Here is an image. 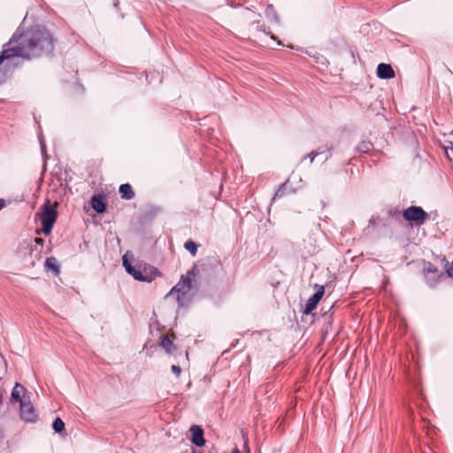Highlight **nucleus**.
I'll list each match as a JSON object with an SVG mask.
<instances>
[{
    "instance_id": "nucleus-2",
    "label": "nucleus",
    "mask_w": 453,
    "mask_h": 453,
    "mask_svg": "<svg viewBox=\"0 0 453 453\" xmlns=\"http://www.w3.org/2000/svg\"><path fill=\"white\" fill-rule=\"evenodd\" d=\"M58 212L55 206L48 201L42 207L41 216L42 231L45 235L51 233L52 227L57 220Z\"/></svg>"
},
{
    "instance_id": "nucleus-20",
    "label": "nucleus",
    "mask_w": 453,
    "mask_h": 453,
    "mask_svg": "<svg viewBox=\"0 0 453 453\" xmlns=\"http://www.w3.org/2000/svg\"><path fill=\"white\" fill-rule=\"evenodd\" d=\"M7 58H0V84L4 83L8 78V72L4 68V61Z\"/></svg>"
},
{
    "instance_id": "nucleus-32",
    "label": "nucleus",
    "mask_w": 453,
    "mask_h": 453,
    "mask_svg": "<svg viewBox=\"0 0 453 453\" xmlns=\"http://www.w3.org/2000/svg\"><path fill=\"white\" fill-rule=\"evenodd\" d=\"M396 213H397V211H395V212H392V211H389V214L394 216V217L396 215Z\"/></svg>"
},
{
    "instance_id": "nucleus-5",
    "label": "nucleus",
    "mask_w": 453,
    "mask_h": 453,
    "mask_svg": "<svg viewBox=\"0 0 453 453\" xmlns=\"http://www.w3.org/2000/svg\"><path fill=\"white\" fill-rule=\"evenodd\" d=\"M315 287L318 288L317 291L307 300L303 311V312L306 315L310 314L313 310L316 309L318 303L322 299L325 293L324 286L316 284Z\"/></svg>"
},
{
    "instance_id": "nucleus-15",
    "label": "nucleus",
    "mask_w": 453,
    "mask_h": 453,
    "mask_svg": "<svg viewBox=\"0 0 453 453\" xmlns=\"http://www.w3.org/2000/svg\"><path fill=\"white\" fill-rule=\"evenodd\" d=\"M294 192H295V189L292 188H289V180H287L285 182H283L279 187V188L276 191L273 198L274 199L275 198H280V197H282L285 195H288V194H290V193H294Z\"/></svg>"
},
{
    "instance_id": "nucleus-23",
    "label": "nucleus",
    "mask_w": 453,
    "mask_h": 453,
    "mask_svg": "<svg viewBox=\"0 0 453 453\" xmlns=\"http://www.w3.org/2000/svg\"><path fill=\"white\" fill-rule=\"evenodd\" d=\"M330 150H331L330 147H328L327 145H325L323 147L319 148L317 150L322 152V154H325L326 152H327V154L326 155V158H325V160L326 161L332 157V154L330 153Z\"/></svg>"
},
{
    "instance_id": "nucleus-25",
    "label": "nucleus",
    "mask_w": 453,
    "mask_h": 453,
    "mask_svg": "<svg viewBox=\"0 0 453 453\" xmlns=\"http://www.w3.org/2000/svg\"><path fill=\"white\" fill-rule=\"evenodd\" d=\"M171 370L176 375V377H179L180 375L181 368L179 365H172Z\"/></svg>"
},
{
    "instance_id": "nucleus-14",
    "label": "nucleus",
    "mask_w": 453,
    "mask_h": 453,
    "mask_svg": "<svg viewBox=\"0 0 453 453\" xmlns=\"http://www.w3.org/2000/svg\"><path fill=\"white\" fill-rule=\"evenodd\" d=\"M160 345L167 354H173L176 349V346L173 344V340L169 335H164L161 337Z\"/></svg>"
},
{
    "instance_id": "nucleus-13",
    "label": "nucleus",
    "mask_w": 453,
    "mask_h": 453,
    "mask_svg": "<svg viewBox=\"0 0 453 453\" xmlns=\"http://www.w3.org/2000/svg\"><path fill=\"white\" fill-rule=\"evenodd\" d=\"M121 198L125 200H131L134 197V192L130 184H121L119 189Z\"/></svg>"
},
{
    "instance_id": "nucleus-9",
    "label": "nucleus",
    "mask_w": 453,
    "mask_h": 453,
    "mask_svg": "<svg viewBox=\"0 0 453 453\" xmlns=\"http://www.w3.org/2000/svg\"><path fill=\"white\" fill-rule=\"evenodd\" d=\"M191 438L190 441L193 444L197 447H203L205 445V439L203 437L204 432L201 426L193 425L190 427Z\"/></svg>"
},
{
    "instance_id": "nucleus-3",
    "label": "nucleus",
    "mask_w": 453,
    "mask_h": 453,
    "mask_svg": "<svg viewBox=\"0 0 453 453\" xmlns=\"http://www.w3.org/2000/svg\"><path fill=\"white\" fill-rule=\"evenodd\" d=\"M403 217L406 221H413L417 226H421L429 215L421 207L412 205L403 211Z\"/></svg>"
},
{
    "instance_id": "nucleus-4",
    "label": "nucleus",
    "mask_w": 453,
    "mask_h": 453,
    "mask_svg": "<svg viewBox=\"0 0 453 453\" xmlns=\"http://www.w3.org/2000/svg\"><path fill=\"white\" fill-rule=\"evenodd\" d=\"M423 273L426 281V284L430 288H434L441 278H443V273H441L435 265L430 262H426L423 269Z\"/></svg>"
},
{
    "instance_id": "nucleus-30",
    "label": "nucleus",
    "mask_w": 453,
    "mask_h": 453,
    "mask_svg": "<svg viewBox=\"0 0 453 453\" xmlns=\"http://www.w3.org/2000/svg\"><path fill=\"white\" fill-rule=\"evenodd\" d=\"M232 453H241L240 450L237 448H234L232 451Z\"/></svg>"
},
{
    "instance_id": "nucleus-27",
    "label": "nucleus",
    "mask_w": 453,
    "mask_h": 453,
    "mask_svg": "<svg viewBox=\"0 0 453 453\" xmlns=\"http://www.w3.org/2000/svg\"><path fill=\"white\" fill-rule=\"evenodd\" d=\"M6 203L5 200L3 198H0V211L5 206Z\"/></svg>"
},
{
    "instance_id": "nucleus-35",
    "label": "nucleus",
    "mask_w": 453,
    "mask_h": 453,
    "mask_svg": "<svg viewBox=\"0 0 453 453\" xmlns=\"http://www.w3.org/2000/svg\"><path fill=\"white\" fill-rule=\"evenodd\" d=\"M42 150L44 151V145L42 144Z\"/></svg>"
},
{
    "instance_id": "nucleus-24",
    "label": "nucleus",
    "mask_w": 453,
    "mask_h": 453,
    "mask_svg": "<svg viewBox=\"0 0 453 453\" xmlns=\"http://www.w3.org/2000/svg\"><path fill=\"white\" fill-rule=\"evenodd\" d=\"M445 271L449 277L453 278V262L451 264L447 263L445 265Z\"/></svg>"
},
{
    "instance_id": "nucleus-11",
    "label": "nucleus",
    "mask_w": 453,
    "mask_h": 453,
    "mask_svg": "<svg viewBox=\"0 0 453 453\" xmlns=\"http://www.w3.org/2000/svg\"><path fill=\"white\" fill-rule=\"evenodd\" d=\"M26 391V388L19 383H16L15 387L13 388L11 395V398L12 402L22 403L26 401L24 393Z\"/></svg>"
},
{
    "instance_id": "nucleus-21",
    "label": "nucleus",
    "mask_w": 453,
    "mask_h": 453,
    "mask_svg": "<svg viewBox=\"0 0 453 453\" xmlns=\"http://www.w3.org/2000/svg\"><path fill=\"white\" fill-rule=\"evenodd\" d=\"M52 428L56 433H61L65 428V423L60 418H56L52 424Z\"/></svg>"
},
{
    "instance_id": "nucleus-26",
    "label": "nucleus",
    "mask_w": 453,
    "mask_h": 453,
    "mask_svg": "<svg viewBox=\"0 0 453 453\" xmlns=\"http://www.w3.org/2000/svg\"><path fill=\"white\" fill-rule=\"evenodd\" d=\"M35 242L36 244H38V245H42H42H43V243H44V240H43L42 238L36 237V238L35 239Z\"/></svg>"
},
{
    "instance_id": "nucleus-10",
    "label": "nucleus",
    "mask_w": 453,
    "mask_h": 453,
    "mask_svg": "<svg viewBox=\"0 0 453 453\" xmlns=\"http://www.w3.org/2000/svg\"><path fill=\"white\" fill-rule=\"evenodd\" d=\"M377 76L380 79H391L394 78L395 73L389 64L380 63L377 66Z\"/></svg>"
},
{
    "instance_id": "nucleus-22",
    "label": "nucleus",
    "mask_w": 453,
    "mask_h": 453,
    "mask_svg": "<svg viewBox=\"0 0 453 453\" xmlns=\"http://www.w3.org/2000/svg\"><path fill=\"white\" fill-rule=\"evenodd\" d=\"M319 155H322V152L319 151V150H312L311 152H310L308 155H306L305 157H303V158L302 159V162L303 160H305L306 158H309L310 159V164H312L315 157Z\"/></svg>"
},
{
    "instance_id": "nucleus-1",
    "label": "nucleus",
    "mask_w": 453,
    "mask_h": 453,
    "mask_svg": "<svg viewBox=\"0 0 453 453\" xmlns=\"http://www.w3.org/2000/svg\"><path fill=\"white\" fill-rule=\"evenodd\" d=\"M56 39L45 27H19L0 52V57H42L53 53Z\"/></svg>"
},
{
    "instance_id": "nucleus-34",
    "label": "nucleus",
    "mask_w": 453,
    "mask_h": 453,
    "mask_svg": "<svg viewBox=\"0 0 453 453\" xmlns=\"http://www.w3.org/2000/svg\"><path fill=\"white\" fill-rule=\"evenodd\" d=\"M451 151H453V144L449 148Z\"/></svg>"
},
{
    "instance_id": "nucleus-29",
    "label": "nucleus",
    "mask_w": 453,
    "mask_h": 453,
    "mask_svg": "<svg viewBox=\"0 0 453 453\" xmlns=\"http://www.w3.org/2000/svg\"><path fill=\"white\" fill-rule=\"evenodd\" d=\"M196 266H194V267L192 268V270H191V271H189V272L188 273V275H190V274H194V272H195V270H196Z\"/></svg>"
},
{
    "instance_id": "nucleus-16",
    "label": "nucleus",
    "mask_w": 453,
    "mask_h": 453,
    "mask_svg": "<svg viewBox=\"0 0 453 453\" xmlns=\"http://www.w3.org/2000/svg\"><path fill=\"white\" fill-rule=\"evenodd\" d=\"M158 274V271L157 268L155 267H152V266H144L142 270V275L143 277H148L150 278V282H151L155 278L156 276Z\"/></svg>"
},
{
    "instance_id": "nucleus-17",
    "label": "nucleus",
    "mask_w": 453,
    "mask_h": 453,
    "mask_svg": "<svg viewBox=\"0 0 453 453\" xmlns=\"http://www.w3.org/2000/svg\"><path fill=\"white\" fill-rule=\"evenodd\" d=\"M45 267L48 270L53 271L56 274L59 273V266L57 259L54 257H48L45 261Z\"/></svg>"
},
{
    "instance_id": "nucleus-8",
    "label": "nucleus",
    "mask_w": 453,
    "mask_h": 453,
    "mask_svg": "<svg viewBox=\"0 0 453 453\" xmlns=\"http://www.w3.org/2000/svg\"><path fill=\"white\" fill-rule=\"evenodd\" d=\"M179 285L180 284L174 286L168 293L167 296L175 297L179 303H181L185 298L186 293L191 288V280L188 276L184 279L182 288H187V291H182L180 288H179Z\"/></svg>"
},
{
    "instance_id": "nucleus-12",
    "label": "nucleus",
    "mask_w": 453,
    "mask_h": 453,
    "mask_svg": "<svg viewBox=\"0 0 453 453\" xmlns=\"http://www.w3.org/2000/svg\"><path fill=\"white\" fill-rule=\"evenodd\" d=\"M91 206L97 213H103L106 211V203L101 196H93L91 198Z\"/></svg>"
},
{
    "instance_id": "nucleus-18",
    "label": "nucleus",
    "mask_w": 453,
    "mask_h": 453,
    "mask_svg": "<svg viewBox=\"0 0 453 453\" xmlns=\"http://www.w3.org/2000/svg\"><path fill=\"white\" fill-rule=\"evenodd\" d=\"M372 149V143L368 141H362L357 147V151L368 153Z\"/></svg>"
},
{
    "instance_id": "nucleus-6",
    "label": "nucleus",
    "mask_w": 453,
    "mask_h": 453,
    "mask_svg": "<svg viewBox=\"0 0 453 453\" xmlns=\"http://www.w3.org/2000/svg\"><path fill=\"white\" fill-rule=\"evenodd\" d=\"M19 415L21 419L26 422H35L37 419V413L30 401H25L19 404Z\"/></svg>"
},
{
    "instance_id": "nucleus-33",
    "label": "nucleus",
    "mask_w": 453,
    "mask_h": 453,
    "mask_svg": "<svg viewBox=\"0 0 453 453\" xmlns=\"http://www.w3.org/2000/svg\"><path fill=\"white\" fill-rule=\"evenodd\" d=\"M273 18L276 21H278V17L275 14L273 15Z\"/></svg>"
},
{
    "instance_id": "nucleus-7",
    "label": "nucleus",
    "mask_w": 453,
    "mask_h": 453,
    "mask_svg": "<svg viewBox=\"0 0 453 453\" xmlns=\"http://www.w3.org/2000/svg\"><path fill=\"white\" fill-rule=\"evenodd\" d=\"M123 265L127 271V273L134 277V280L143 282H150V278L143 277L142 275L141 266H134L127 259V254L124 255L122 257Z\"/></svg>"
},
{
    "instance_id": "nucleus-19",
    "label": "nucleus",
    "mask_w": 453,
    "mask_h": 453,
    "mask_svg": "<svg viewBox=\"0 0 453 453\" xmlns=\"http://www.w3.org/2000/svg\"><path fill=\"white\" fill-rule=\"evenodd\" d=\"M184 248L190 252L192 256H196L197 252L198 244L192 240H188L185 242Z\"/></svg>"
},
{
    "instance_id": "nucleus-31",
    "label": "nucleus",
    "mask_w": 453,
    "mask_h": 453,
    "mask_svg": "<svg viewBox=\"0 0 453 453\" xmlns=\"http://www.w3.org/2000/svg\"><path fill=\"white\" fill-rule=\"evenodd\" d=\"M191 453H202V452H199L196 449H195L194 448H192Z\"/></svg>"
},
{
    "instance_id": "nucleus-28",
    "label": "nucleus",
    "mask_w": 453,
    "mask_h": 453,
    "mask_svg": "<svg viewBox=\"0 0 453 453\" xmlns=\"http://www.w3.org/2000/svg\"><path fill=\"white\" fill-rule=\"evenodd\" d=\"M270 11H273V5H268L266 8V12L269 13Z\"/></svg>"
}]
</instances>
